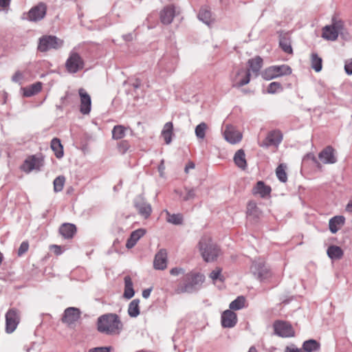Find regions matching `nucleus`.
Wrapping results in <instances>:
<instances>
[{
  "label": "nucleus",
  "instance_id": "38",
  "mask_svg": "<svg viewBox=\"0 0 352 352\" xmlns=\"http://www.w3.org/2000/svg\"><path fill=\"white\" fill-rule=\"evenodd\" d=\"M139 303V299H134L129 303L128 314L131 317L135 318L140 314Z\"/></svg>",
  "mask_w": 352,
  "mask_h": 352
},
{
  "label": "nucleus",
  "instance_id": "49",
  "mask_svg": "<svg viewBox=\"0 0 352 352\" xmlns=\"http://www.w3.org/2000/svg\"><path fill=\"white\" fill-rule=\"evenodd\" d=\"M29 248V243L28 241H23L20 245V247L18 250V255L20 256L25 254Z\"/></svg>",
  "mask_w": 352,
  "mask_h": 352
},
{
  "label": "nucleus",
  "instance_id": "9",
  "mask_svg": "<svg viewBox=\"0 0 352 352\" xmlns=\"http://www.w3.org/2000/svg\"><path fill=\"white\" fill-rule=\"evenodd\" d=\"M274 332L283 338L294 337L295 331L292 325L287 321L276 320L273 324Z\"/></svg>",
  "mask_w": 352,
  "mask_h": 352
},
{
  "label": "nucleus",
  "instance_id": "3",
  "mask_svg": "<svg viewBox=\"0 0 352 352\" xmlns=\"http://www.w3.org/2000/svg\"><path fill=\"white\" fill-rule=\"evenodd\" d=\"M198 245L204 260L207 263L216 261L221 253L219 247L212 243L210 236H204Z\"/></svg>",
  "mask_w": 352,
  "mask_h": 352
},
{
  "label": "nucleus",
  "instance_id": "43",
  "mask_svg": "<svg viewBox=\"0 0 352 352\" xmlns=\"http://www.w3.org/2000/svg\"><path fill=\"white\" fill-rule=\"evenodd\" d=\"M65 182V177L63 175H60L57 177L54 180V190L56 192H60L63 187Z\"/></svg>",
  "mask_w": 352,
  "mask_h": 352
},
{
  "label": "nucleus",
  "instance_id": "21",
  "mask_svg": "<svg viewBox=\"0 0 352 352\" xmlns=\"http://www.w3.org/2000/svg\"><path fill=\"white\" fill-rule=\"evenodd\" d=\"M237 322L236 314L232 310L228 309L221 315V324L225 328L233 327Z\"/></svg>",
  "mask_w": 352,
  "mask_h": 352
},
{
  "label": "nucleus",
  "instance_id": "11",
  "mask_svg": "<svg viewBox=\"0 0 352 352\" xmlns=\"http://www.w3.org/2000/svg\"><path fill=\"white\" fill-rule=\"evenodd\" d=\"M65 67L69 73L75 74L84 67V61L78 53L74 52L67 60Z\"/></svg>",
  "mask_w": 352,
  "mask_h": 352
},
{
  "label": "nucleus",
  "instance_id": "56",
  "mask_svg": "<svg viewBox=\"0 0 352 352\" xmlns=\"http://www.w3.org/2000/svg\"><path fill=\"white\" fill-rule=\"evenodd\" d=\"M10 0H0V6L6 8L10 5Z\"/></svg>",
  "mask_w": 352,
  "mask_h": 352
},
{
  "label": "nucleus",
  "instance_id": "30",
  "mask_svg": "<svg viewBox=\"0 0 352 352\" xmlns=\"http://www.w3.org/2000/svg\"><path fill=\"white\" fill-rule=\"evenodd\" d=\"M173 133V124L172 122H166L162 131V136L166 144H169L172 141Z\"/></svg>",
  "mask_w": 352,
  "mask_h": 352
},
{
  "label": "nucleus",
  "instance_id": "12",
  "mask_svg": "<svg viewBox=\"0 0 352 352\" xmlns=\"http://www.w3.org/2000/svg\"><path fill=\"white\" fill-rule=\"evenodd\" d=\"M251 269L254 275L260 281H267L272 276L270 270L263 263H254Z\"/></svg>",
  "mask_w": 352,
  "mask_h": 352
},
{
  "label": "nucleus",
  "instance_id": "46",
  "mask_svg": "<svg viewBox=\"0 0 352 352\" xmlns=\"http://www.w3.org/2000/svg\"><path fill=\"white\" fill-rule=\"evenodd\" d=\"M280 89H283L282 85L278 82H272L269 85L267 91L269 94H275Z\"/></svg>",
  "mask_w": 352,
  "mask_h": 352
},
{
  "label": "nucleus",
  "instance_id": "39",
  "mask_svg": "<svg viewBox=\"0 0 352 352\" xmlns=\"http://www.w3.org/2000/svg\"><path fill=\"white\" fill-rule=\"evenodd\" d=\"M287 166L285 164H280L276 169V175L279 181L285 183L287 181V175L285 171Z\"/></svg>",
  "mask_w": 352,
  "mask_h": 352
},
{
  "label": "nucleus",
  "instance_id": "8",
  "mask_svg": "<svg viewBox=\"0 0 352 352\" xmlns=\"http://www.w3.org/2000/svg\"><path fill=\"white\" fill-rule=\"evenodd\" d=\"M292 74V69L289 66L282 65L279 66H272L267 68L263 76L266 80H271L278 76L289 75Z\"/></svg>",
  "mask_w": 352,
  "mask_h": 352
},
{
  "label": "nucleus",
  "instance_id": "50",
  "mask_svg": "<svg viewBox=\"0 0 352 352\" xmlns=\"http://www.w3.org/2000/svg\"><path fill=\"white\" fill-rule=\"evenodd\" d=\"M186 195L184 197L183 200L184 201H188L192 199H194L196 196L195 190L194 188L187 189Z\"/></svg>",
  "mask_w": 352,
  "mask_h": 352
},
{
  "label": "nucleus",
  "instance_id": "32",
  "mask_svg": "<svg viewBox=\"0 0 352 352\" xmlns=\"http://www.w3.org/2000/svg\"><path fill=\"white\" fill-rule=\"evenodd\" d=\"M235 164L240 168L245 170L247 167L245 152L243 149L238 150L234 156Z\"/></svg>",
  "mask_w": 352,
  "mask_h": 352
},
{
  "label": "nucleus",
  "instance_id": "28",
  "mask_svg": "<svg viewBox=\"0 0 352 352\" xmlns=\"http://www.w3.org/2000/svg\"><path fill=\"white\" fill-rule=\"evenodd\" d=\"M42 89V83L37 82L29 87L22 88L24 97H31L39 93Z\"/></svg>",
  "mask_w": 352,
  "mask_h": 352
},
{
  "label": "nucleus",
  "instance_id": "51",
  "mask_svg": "<svg viewBox=\"0 0 352 352\" xmlns=\"http://www.w3.org/2000/svg\"><path fill=\"white\" fill-rule=\"evenodd\" d=\"M111 346L96 347L89 350V352H110Z\"/></svg>",
  "mask_w": 352,
  "mask_h": 352
},
{
  "label": "nucleus",
  "instance_id": "27",
  "mask_svg": "<svg viewBox=\"0 0 352 352\" xmlns=\"http://www.w3.org/2000/svg\"><path fill=\"white\" fill-rule=\"evenodd\" d=\"M247 216L251 217L254 220L258 219L261 214V211L257 207L256 203L254 201H250L247 205Z\"/></svg>",
  "mask_w": 352,
  "mask_h": 352
},
{
  "label": "nucleus",
  "instance_id": "44",
  "mask_svg": "<svg viewBox=\"0 0 352 352\" xmlns=\"http://www.w3.org/2000/svg\"><path fill=\"white\" fill-rule=\"evenodd\" d=\"M207 129V124L205 122H201L198 124L195 128V134L199 139H204L206 136V131Z\"/></svg>",
  "mask_w": 352,
  "mask_h": 352
},
{
  "label": "nucleus",
  "instance_id": "1",
  "mask_svg": "<svg viewBox=\"0 0 352 352\" xmlns=\"http://www.w3.org/2000/svg\"><path fill=\"white\" fill-rule=\"evenodd\" d=\"M170 274L173 276L184 274L183 277L177 281L175 289V293L177 294L192 293L196 291L205 280V276L202 274L194 272L185 274L184 269L182 267L172 268Z\"/></svg>",
  "mask_w": 352,
  "mask_h": 352
},
{
  "label": "nucleus",
  "instance_id": "45",
  "mask_svg": "<svg viewBox=\"0 0 352 352\" xmlns=\"http://www.w3.org/2000/svg\"><path fill=\"white\" fill-rule=\"evenodd\" d=\"M222 268L221 267H216L215 270H212L210 274V278L213 280H219L221 282H223L225 278L223 276L221 275Z\"/></svg>",
  "mask_w": 352,
  "mask_h": 352
},
{
  "label": "nucleus",
  "instance_id": "40",
  "mask_svg": "<svg viewBox=\"0 0 352 352\" xmlns=\"http://www.w3.org/2000/svg\"><path fill=\"white\" fill-rule=\"evenodd\" d=\"M245 303V298L243 296H238L230 304V310H239L244 307Z\"/></svg>",
  "mask_w": 352,
  "mask_h": 352
},
{
  "label": "nucleus",
  "instance_id": "37",
  "mask_svg": "<svg viewBox=\"0 0 352 352\" xmlns=\"http://www.w3.org/2000/svg\"><path fill=\"white\" fill-rule=\"evenodd\" d=\"M164 212L167 215L166 221L174 225H181L183 223V215L180 213L170 214L167 210Z\"/></svg>",
  "mask_w": 352,
  "mask_h": 352
},
{
  "label": "nucleus",
  "instance_id": "10",
  "mask_svg": "<svg viewBox=\"0 0 352 352\" xmlns=\"http://www.w3.org/2000/svg\"><path fill=\"white\" fill-rule=\"evenodd\" d=\"M20 322L19 310L16 308L10 309L6 314V331L12 333Z\"/></svg>",
  "mask_w": 352,
  "mask_h": 352
},
{
  "label": "nucleus",
  "instance_id": "4",
  "mask_svg": "<svg viewBox=\"0 0 352 352\" xmlns=\"http://www.w3.org/2000/svg\"><path fill=\"white\" fill-rule=\"evenodd\" d=\"M248 65L249 68L247 70L241 68L237 72L236 76L244 74L245 76L240 81L234 84L233 87H241L248 84L250 80V70H252L254 73L257 74L262 67L263 59L258 56H256L254 58L248 60Z\"/></svg>",
  "mask_w": 352,
  "mask_h": 352
},
{
  "label": "nucleus",
  "instance_id": "34",
  "mask_svg": "<svg viewBox=\"0 0 352 352\" xmlns=\"http://www.w3.org/2000/svg\"><path fill=\"white\" fill-rule=\"evenodd\" d=\"M279 46L281 50L287 54H292L293 50L291 45V40L285 35H280L279 38Z\"/></svg>",
  "mask_w": 352,
  "mask_h": 352
},
{
  "label": "nucleus",
  "instance_id": "19",
  "mask_svg": "<svg viewBox=\"0 0 352 352\" xmlns=\"http://www.w3.org/2000/svg\"><path fill=\"white\" fill-rule=\"evenodd\" d=\"M167 266V252L166 249H160L155 256L153 267L155 270H163Z\"/></svg>",
  "mask_w": 352,
  "mask_h": 352
},
{
  "label": "nucleus",
  "instance_id": "61",
  "mask_svg": "<svg viewBox=\"0 0 352 352\" xmlns=\"http://www.w3.org/2000/svg\"><path fill=\"white\" fill-rule=\"evenodd\" d=\"M248 352H258L255 346H252L250 348Z\"/></svg>",
  "mask_w": 352,
  "mask_h": 352
},
{
  "label": "nucleus",
  "instance_id": "23",
  "mask_svg": "<svg viewBox=\"0 0 352 352\" xmlns=\"http://www.w3.org/2000/svg\"><path fill=\"white\" fill-rule=\"evenodd\" d=\"M175 14V9L173 5L167 6L160 12V21L164 25L172 23Z\"/></svg>",
  "mask_w": 352,
  "mask_h": 352
},
{
  "label": "nucleus",
  "instance_id": "31",
  "mask_svg": "<svg viewBox=\"0 0 352 352\" xmlns=\"http://www.w3.org/2000/svg\"><path fill=\"white\" fill-rule=\"evenodd\" d=\"M50 146L57 158H61L63 156V146L62 145L59 138H53L51 141Z\"/></svg>",
  "mask_w": 352,
  "mask_h": 352
},
{
  "label": "nucleus",
  "instance_id": "6",
  "mask_svg": "<svg viewBox=\"0 0 352 352\" xmlns=\"http://www.w3.org/2000/svg\"><path fill=\"white\" fill-rule=\"evenodd\" d=\"M63 45V41L55 36L45 35L39 38L38 50L45 52L50 49H58Z\"/></svg>",
  "mask_w": 352,
  "mask_h": 352
},
{
  "label": "nucleus",
  "instance_id": "17",
  "mask_svg": "<svg viewBox=\"0 0 352 352\" xmlns=\"http://www.w3.org/2000/svg\"><path fill=\"white\" fill-rule=\"evenodd\" d=\"M78 94L80 98V111L81 113L85 115L89 113L91 111V100L90 96L86 91L80 88L78 90Z\"/></svg>",
  "mask_w": 352,
  "mask_h": 352
},
{
  "label": "nucleus",
  "instance_id": "14",
  "mask_svg": "<svg viewBox=\"0 0 352 352\" xmlns=\"http://www.w3.org/2000/svg\"><path fill=\"white\" fill-rule=\"evenodd\" d=\"M283 140V133L280 130L270 131L265 140L260 144L261 147H269L271 146H278Z\"/></svg>",
  "mask_w": 352,
  "mask_h": 352
},
{
  "label": "nucleus",
  "instance_id": "42",
  "mask_svg": "<svg viewBox=\"0 0 352 352\" xmlns=\"http://www.w3.org/2000/svg\"><path fill=\"white\" fill-rule=\"evenodd\" d=\"M311 67L317 72L322 69V58L317 54H312L311 55Z\"/></svg>",
  "mask_w": 352,
  "mask_h": 352
},
{
  "label": "nucleus",
  "instance_id": "15",
  "mask_svg": "<svg viewBox=\"0 0 352 352\" xmlns=\"http://www.w3.org/2000/svg\"><path fill=\"white\" fill-rule=\"evenodd\" d=\"M223 135L226 140L233 144L242 139V133L232 125L226 126Z\"/></svg>",
  "mask_w": 352,
  "mask_h": 352
},
{
  "label": "nucleus",
  "instance_id": "55",
  "mask_svg": "<svg viewBox=\"0 0 352 352\" xmlns=\"http://www.w3.org/2000/svg\"><path fill=\"white\" fill-rule=\"evenodd\" d=\"M151 292V289H146L144 290H143L142 292V296L144 298H147L149 296H150V294Z\"/></svg>",
  "mask_w": 352,
  "mask_h": 352
},
{
  "label": "nucleus",
  "instance_id": "52",
  "mask_svg": "<svg viewBox=\"0 0 352 352\" xmlns=\"http://www.w3.org/2000/svg\"><path fill=\"white\" fill-rule=\"evenodd\" d=\"M50 250L54 252L56 255H60L63 253L62 247L58 245H52L50 247Z\"/></svg>",
  "mask_w": 352,
  "mask_h": 352
},
{
  "label": "nucleus",
  "instance_id": "5",
  "mask_svg": "<svg viewBox=\"0 0 352 352\" xmlns=\"http://www.w3.org/2000/svg\"><path fill=\"white\" fill-rule=\"evenodd\" d=\"M344 22L338 20L336 17L332 18V24L326 25L322 28V36L328 41H336L338 34H343Z\"/></svg>",
  "mask_w": 352,
  "mask_h": 352
},
{
  "label": "nucleus",
  "instance_id": "59",
  "mask_svg": "<svg viewBox=\"0 0 352 352\" xmlns=\"http://www.w3.org/2000/svg\"><path fill=\"white\" fill-rule=\"evenodd\" d=\"M346 210L352 213V200L346 205Z\"/></svg>",
  "mask_w": 352,
  "mask_h": 352
},
{
  "label": "nucleus",
  "instance_id": "7",
  "mask_svg": "<svg viewBox=\"0 0 352 352\" xmlns=\"http://www.w3.org/2000/svg\"><path fill=\"white\" fill-rule=\"evenodd\" d=\"M44 164V158L41 153L38 155H30L24 161L21 169L25 173H30L33 170H40Z\"/></svg>",
  "mask_w": 352,
  "mask_h": 352
},
{
  "label": "nucleus",
  "instance_id": "54",
  "mask_svg": "<svg viewBox=\"0 0 352 352\" xmlns=\"http://www.w3.org/2000/svg\"><path fill=\"white\" fill-rule=\"evenodd\" d=\"M195 166V164L193 162L190 161L185 166V173H188L189 169H193Z\"/></svg>",
  "mask_w": 352,
  "mask_h": 352
},
{
  "label": "nucleus",
  "instance_id": "57",
  "mask_svg": "<svg viewBox=\"0 0 352 352\" xmlns=\"http://www.w3.org/2000/svg\"><path fill=\"white\" fill-rule=\"evenodd\" d=\"M141 86V80L139 78H136L135 82L133 83V87L135 89H138Z\"/></svg>",
  "mask_w": 352,
  "mask_h": 352
},
{
  "label": "nucleus",
  "instance_id": "58",
  "mask_svg": "<svg viewBox=\"0 0 352 352\" xmlns=\"http://www.w3.org/2000/svg\"><path fill=\"white\" fill-rule=\"evenodd\" d=\"M286 352H302L301 349H291L289 347L286 348Z\"/></svg>",
  "mask_w": 352,
  "mask_h": 352
},
{
  "label": "nucleus",
  "instance_id": "20",
  "mask_svg": "<svg viewBox=\"0 0 352 352\" xmlns=\"http://www.w3.org/2000/svg\"><path fill=\"white\" fill-rule=\"evenodd\" d=\"M58 232L65 239H72L77 232V228L73 223H64L60 226Z\"/></svg>",
  "mask_w": 352,
  "mask_h": 352
},
{
  "label": "nucleus",
  "instance_id": "53",
  "mask_svg": "<svg viewBox=\"0 0 352 352\" xmlns=\"http://www.w3.org/2000/svg\"><path fill=\"white\" fill-rule=\"evenodd\" d=\"M344 69L347 74H352V61L345 64Z\"/></svg>",
  "mask_w": 352,
  "mask_h": 352
},
{
  "label": "nucleus",
  "instance_id": "29",
  "mask_svg": "<svg viewBox=\"0 0 352 352\" xmlns=\"http://www.w3.org/2000/svg\"><path fill=\"white\" fill-rule=\"evenodd\" d=\"M198 18L207 25H210L214 21L210 9L208 6L201 8L198 14Z\"/></svg>",
  "mask_w": 352,
  "mask_h": 352
},
{
  "label": "nucleus",
  "instance_id": "48",
  "mask_svg": "<svg viewBox=\"0 0 352 352\" xmlns=\"http://www.w3.org/2000/svg\"><path fill=\"white\" fill-rule=\"evenodd\" d=\"M118 148L119 151L124 154L129 149L130 144L127 140H122L118 143Z\"/></svg>",
  "mask_w": 352,
  "mask_h": 352
},
{
  "label": "nucleus",
  "instance_id": "60",
  "mask_svg": "<svg viewBox=\"0 0 352 352\" xmlns=\"http://www.w3.org/2000/svg\"><path fill=\"white\" fill-rule=\"evenodd\" d=\"M21 74L19 72H16L14 75L12 76V80L14 81H16L18 78H21Z\"/></svg>",
  "mask_w": 352,
  "mask_h": 352
},
{
  "label": "nucleus",
  "instance_id": "25",
  "mask_svg": "<svg viewBox=\"0 0 352 352\" xmlns=\"http://www.w3.org/2000/svg\"><path fill=\"white\" fill-rule=\"evenodd\" d=\"M135 207L144 219H148L151 216L152 208L149 204L144 201H137L135 203Z\"/></svg>",
  "mask_w": 352,
  "mask_h": 352
},
{
  "label": "nucleus",
  "instance_id": "24",
  "mask_svg": "<svg viewBox=\"0 0 352 352\" xmlns=\"http://www.w3.org/2000/svg\"><path fill=\"white\" fill-rule=\"evenodd\" d=\"M146 230L143 228H140L133 231L131 233L129 238L126 241V247L128 249L133 248L138 240L146 234Z\"/></svg>",
  "mask_w": 352,
  "mask_h": 352
},
{
  "label": "nucleus",
  "instance_id": "26",
  "mask_svg": "<svg viewBox=\"0 0 352 352\" xmlns=\"http://www.w3.org/2000/svg\"><path fill=\"white\" fill-rule=\"evenodd\" d=\"M345 218L343 216H335L329 220V226L330 231L335 234L344 224Z\"/></svg>",
  "mask_w": 352,
  "mask_h": 352
},
{
  "label": "nucleus",
  "instance_id": "2",
  "mask_svg": "<svg viewBox=\"0 0 352 352\" xmlns=\"http://www.w3.org/2000/svg\"><path fill=\"white\" fill-rule=\"evenodd\" d=\"M123 329V324L116 314H106L97 320V329L99 332L109 336L119 335Z\"/></svg>",
  "mask_w": 352,
  "mask_h": 352
},
{
  "label": "nucleus",
  "instance_id": "16",
  "mask_svg": "<svg viewBox=\"0 0 352 352\" xmlns=\"http://www.w3.org/2000/svg\"><path fill=\"white\" fill-rule=\"evenodd\" d=\"M80 317V311L76 307L67 308L62 317V322L67 324H72L77 321Z\"/></svg>",
  "mask_w": 352,
  "mask_h": 352
},
{
  "label": "nucleus",
  "instance_id": "33",
  "mask_svg": "<svg viewBox=\"0 0 352 352\" xmlns=\"http://www.w3.org/2000/svg\"><path fill=\"white\" fill-rule=\"evenodd\" d=\"M135 294V291L133 287V282L129 276L124 277V291L123 297L126 299L131 298Z\"/></svg>",
  "mask_w": 352,
  "mask_h": 352
},
{
  "label": "nucleus",
  "instance_id": "35",
  "mask_svg": "<svg viewBox=\"0 0 352 352\" xmlns=\"http://www.w3.org/2000/svg\"><path fill=\"white\" fill-rule=\"evenodd\" d=\"M327 254L330 258L338 260L342 258L344 252L340 247L332 245L328 248Z\"/></svg>",
  "mask_w": 352,
  "mask_h": 352
},
{
  "label": "nucleus",
  "instance_id": "47",
  "mask_svg": "<svg viewBox=\"0 0 352 352\" xmlns=\"http://www.w3.org/2000/svg\"><path fill=\"white\" fill-rule=\"evenodd\" d=\"M310 160L312 161V162L314 164V165L318 168V169H321L322 168V165L321 164L318 162V160H317V158L316 157V156L311 153H307L303 158V162H305L306 160Z\"/></svg>",
  "mask_w": 352,
  "mask_h": 352
},
{
  "label": "nucleus",
  "instance_id": "18",
  "mask_svg": "<svg viewBox=\"0 0 352 352\" xmlns=\"http://www.w3.org/2000/svg\"><path fill=\"white\" fill-rule=\"evenodd\" d=\"M319 159L324 164H334L337 161L335 155V149L331 146H327L318 154Z\"/></svg>",
  "mask_w": 352,
  "mask_h": 352
},
{
  "label": "nucleus",
  "instance_id": "22",
  "mask_svg": "<svg viewBox=\"0 0 352 352\" xmlns=\"http://www.w3.org/2000/svg\"><path fill=\"white\" fill-rule=\"evenodd\" d=\"M272 188L264 182L258 181L252 188L253 195H259L261 198H270Z\"/></svg>",
  "mask_w": 352,
  "mask_h": 352
},
{
  "label": "nucleus",
  "instance_id": "13",
  "mask_svg": "<svg viewBox=\"0 0 352 352\" xmlns=\"http://www.w3.org/2000/svg\"><path fill=\"white\" fill-rule=\"evenodd\" d=\"M47 12V6L45 3L41 2L32 7L28 12V19L30 21L36 22L43 19Z\"/></svg>",
  "mask_w": 352,
  "mask_h": 352
},
{
  "label": "nucleus",
  "instance_id": "36",
  "mask_svg": "<svg viewBox=\"0 0 352 352\" xmlns=\"http://www.w3.org/2000/svg\"><path fill=\"white\" fill-rule=\"evenodd\" d=\"M320 349V342L314 339L306 340L302 344V349L306 352L317 351H319Z\"/></svg>",
  "mask_w": 352,
  "mask_h": 352
},
{
  "label": "nucleus",
  "instance_id": "41",
  "mask_svg": "<svg viewBox=\"0 0 352 352\" xmlns=\"http://www.w3.org/2000/svg\"><path fill=\"white\" fill-rule=\"evenodd\" d=\"M126 129V127L122 125L115 126L112 131L113 138L115 140L122 139L125 135Z\"/></svg>",
  "mask_w": 352,
  "mask_h": 352
}]
</instances>
